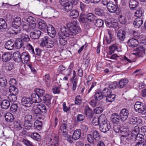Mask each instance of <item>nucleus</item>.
Segmentation results:
<instances>
[{
    "instance_id": "nucleus-1",
    "label": "nucleus",
    "mask_w": 146,
    "mask_h": 146,
    "mask_svg": "<svg viewBox=\"0 0 146 146\" xmlns=\"http://www.w3.org/2000/svg\"><path fill=\"white\" fill-rule=\"evenodd\" d=\"M76 25V22L72 21L68 23L67 28L64 26L61 27L60 31L58 33V40L60 44L64 45L66 44V37L73 38L74 35L81 32V30Z\"/></svg>"
},
{
    "instance_id": "nucleus-2",
    "label": "nucleus",
    "mask_w": 146,
    "mask_h": 146,
    "mask_svg": "<svg viewBox=\"0 0 146 146\" xmlns=\"http://www.w3.org/2000/svg\"><path fill=\"white\" fill-rule=\"evenodd\" d=\"M59 140L58 135L54 133L48 135L45 139L46 144L48 146H58Z\"/></svg>"
},
{
    "instance_id": "nucleus-3",
    "label": "nucleus",
    "mask_w": 146,
    "mask_h": 146,
    "mask_svg": "<svg viewBox=\"0 0 146 146\" xmlns=\"http://www.w3.org/2000/svg\"><path fill=\"white\" fill-rule=\"evenodd\" d=\"M21 19L19 17L14 18L12 23V27L15 29H13V33H12L17 35L21 31L20 26L21 24Z\"/></svg>"
},
{
    "instance_id": "nucleus-4",
    "label": "nucleus",
    "mask_w": 146,
    "mask_h": 146,
    "mask_svg": "<svg viewBox=\"0 0 146 146\" xmlns=\"http://www.w3.org/2000/svg\"><path fill=\"white\" fill-rule=\"evenodd\" d=\"M111 128L110 122L107 119H104L100 126V130L105 133L110 130Z\"/></svg>"
},
{
    "instance_id": "nucleus-5",
    "label": "nucleus",
    "mask_w": 146,
    "mask_h": 146,
    "mask_svg": "<svg viewBox=\"0 0 146 146\" xmlns=\"http://www.w3.org/2000/svg\"><path fill=\"white\" fill-rule=\"evenodd\" d=\"M135 111L137 112L145 114L146 113V106L141 102H136L134 105Z\"/></svg>"
},
{
    "instance_id": "nucleus-6",
    "label": "nucleus",
    "mask_w": 146,
    "mask_h": 146,
    "mask_svg": "<svg viewBox=\"0 0 146 146\" xmlns=\"http://www.w3.org/2000/svg\"><path fill=\"white\" fill-rule=\"evenodd\" d=\"M71 126V124L66 120H63L60 127V129L62 131V135L63 137H66L68 133V129Z\"/></svg>"
},
{
    "instance_id": "nucleus-7",
    "label": "nucleus",
    "mask_w": 146,
    "mask_h": 146,
    "mask_svg": "<svg viewBox=\"0 0 146 146\" xmlns=\"http://www.w3.org/2000/svg\"><path fill=\"white\" fill-rule=\"evenodd\" d=\"M145 50L144 46H141L134 49L132 54L138 57L143 56L145 54Z\"/></svg>"
},
{
    "instance_id": "nucleus-8",
    "label": "nucleus",
    "mask_w": 146,
    "mask_h": 146,
    "mask_svg": "<svg viewBox=\"0 0 146 146\" xmlns=\"http://www.w3.org/2000/svg\"><path fill=\"white\" fill-rule=\"evenodd\" d=\"M60 3L61 5L63 6L64 9L66 12H68L70 11L72 8V3L68 1L60 0Z\"/></svg>"
},
{
    "instance_id": "nucleus-9",
    "label": "nucleus",
    "mask_w": 146,
    "mask_h": 146,
    "mask_svg": "<svg viewBox=\"0 0 146 146\" xmlns=\"http://www.w3.org/2000/svg\"><path fill=\"white\" fill-rule=\"evenodd\" d=\"M136 34H137V33L135 32L134 33L133 35L135 38H132L128 41L127 44L129 46L134 48L138 46L139 43L137 39L138 38L139 36H137L136 37Z\"/></svg>"
},
{
    "instance_id": "nucleus-10",
    "label": "nucleus",
    "mask_w": 146,
    "mask_h": 146,
    "mask_svg": "<svg viewBox=\"0 0 146 146\" xmlns=\"http://www.w3.org/2000/svg\"><path fill=\"white\" fill-rule=\"evenodd\" d=\"M31 111L35 116L38 118L41 119V113L37 104L33 105Z\"/></svg>"
},
{
    "instance_id": "nucleus-11",
    "label": "nucleus",
    "mask_w": 146,
    "mask_h": 146,
    "mask_svg": "<svg viewBox=\"0 0 146 146\" xmlns=\"http://www.w3.org/2000/svg\"><path fill=\"white\" fill-rule=\"evenodd\" d=\"M129 115V111L126 109H123L120 111L119 117L121 120L123 121H125Z\"/></svg>"
},
{
    "instance_id": "nucleus-12",
    "label": "nucleus",
    "mask_w": 146,
    "mask_h": 146,
    "mask_svg": "<svg viewBox=\"0 0 146 146\" xmlns=\"http://www.w3.org/2000/svg\"><path fill=\"white\" fill-rule=\"evenodd\" d=\"M105 23L106 25L110 27L115 28L118 25L117 20L113 19H107L105 21Z\"/></svg>"
},
{
    "instance_id": "nucleus-13",
    "label": "nucleus",
    "mask_w": 146,
    "mask_h": 146,
    "mask_svg": "<svg viewBox=\"0 0 146 146\" xmlns=\"http://www.w3.org/2000/svg\"><path fill=\"white\" fill-rule=\"evenodd\" d=\"M129 122L130 124L134 125L141 124L142 123L141 119L138 118L137 117L131 116L128 118Z\"/></svg>"
},
{
    "instance_id": "nucleus-14",
    "label": "nucleus",
    "mask_w": 146,
    "mask_h": 146,
    "mask_svg": "<svg viewBox=\"0 0 146 146\" xmlns=\"http://www.w3.org/2000/svg\"><path fill=\"white\" fill-rule=\"evenodd\" d=\"M104 117H105L104 115H101L99 117H94L92 121V124L95 126L99 125L100 124V122H101V123Z\"/></svg>"
},
{
    "instance_id": "nucleus-15",
    "label": "nucleus",
    "mask_w": 146,
    "mask_h": 146,
    "mask_svg": "<svg viewBox=\"0 0 146 146\" xmlns=\"http://www.w3.org/2000/svg\"><path fill=\"white\" fill-rule=\"evenodd\" d=\"M14 43V47L17 49H20L22 47L25 48V43L20 38L17 39Z\"/></svg>"
},
{
    "instance_id": "nucleus-16",
    "label": "nucleus",
    "mask_w": 146,
    "mask_h": 146,
    "mask_svg": "<svg viewBox=\"0 0 146 146\" xmlns=\"http://www.w3.org/2000/svg\"><path fill=\"white\" fill-rule=\"evenodd\" d=\"M47 33L49 36L52 38H54L55 36L56 32L52 25H48L47 26Z\"/></svg>"
},
{
    "instance_id": "nucleus-17",
    "label": "nucleus",
    "mask_w": 146,
    "mask_h": 146,
    "mask_svg": "<svg viewBox=\"0 0 146 146\" xmlns=\"http://www.w3.org/2000/svg\"><path fill=\"white\" fill-rule=\"evenodd\" d=\"M30 56L27 52H24L21 54V62L23 63H26L30 60Z\"/></svg>"
},
{
    "instance_id": "nucleus-18",
    "label": "nucleus",
    "mask_w": 146,
    "mask_h": 146,
    "mask_svg": "<svg viewBox=\"0 0 146 146\" xmlns=\"http://www.w3.org/2000/svg\"><path fill=\"white\" fill-rule=\"evenodd\" d=\"M41 32L38 30H35L33 32L30 33L31 38L33 39H35L39 38L41 34Z\"/></svg>"
},
{
    "instance_id": "nucleus-19",
    "label": "nucleus",
    "mask_w": 146,
    "mask_h": 146,
    "mask_svg": "<svg viewBox=\"0 0 146 146\" xmlns=\"http://www.w3.org/2000/svg\"><path fill=\"white\" fill-rule=\"evenodd\" d=\"M107 7V9L109 12L112 13H115L117 11L118 7L117 5H115L112 2L110 1L108 4Z\"/></svg>"
},
{
    "instance_id": "nucleus-20",
    "label": "nucleus",
    "mask_w": 146,
    "mask_h": 146,
    "mask_svg": "<svg viewBox=\"0 0 146 146\" xmlns=\"http://www.w3.org/2000/svg\"><path fill=\"white\" fill-rule=\"evenodd\" d=\"M126 32L122 30H119L117 33V38L120 41H123L125 38Z\"/></svg>"
},
{
    "instance_id": "nucleus-21",
    "label": "nucleus",
    "mask_w": 146,
    "mask_h": 146,
    "mask_svg": "<svg viewBox=\"0 0 146 146\" xmlns=\"http://www.w3.org/2000/svg\"><path fill=\"white\" fill-rule=\"evenodd\" d=\"M108 36H106L104 38V40H106L107 44H110L113 40V35L111 32L109 30H107Z\"/></svg>"
},
{
    "instance_id": "nucleus-22",
    "label": "nucleus",
    "mask_w": 146,
    "mask_h": 146,
    "mask_svg": "<svg viewBox=\"0 0 146 146\" xmlns=\"http://www.w3.org/2000/svg\"><path fill=\"white\" fill-rule=\"evenodd\" d=\"M81 131L80 129H77L74 131L72 136V138L74 140H76L80 138L81 136Z\"/></svg>"
},
{
    "instance_id": "nucleus-23",
    "label": "nucleus",
    "mask_w": 146,
    "mask_h": 146,
    "mask_svg": "<svg viewBox=\"0 0 146 146\" xmlns=\"http://www.w3.org/2000/svg\"><path fill=\"white\" fill-rule=\"evenodd\" d=\"M139 128L138 126H136L133 129L129 137L131 136V139H133L136 137L139 134Z\"/></svg>"
},
{
    "instance_id": "nucleus-24",
    "label": "nucleus",
    "mask_w": 146,
    "mask_h": 146,
    "mask_svg": "<svg viewBox=\"0 0 146 146\" xmlns=\"http://www.w3.org/2000/svg\"><path fill=\"white\" fill-rule=\"evenodd\" d=\"M22 104L27 107L31 106L32 103L31 99L29 98H23L21 100Z\"/></svg>"
},
{
    "instance_id": "nucleus-25",
    "label": "nucleus",
    "mask_w": 146,
    "mask_h": 146,
    "mask_svg": "<svg viewBox=\"0 0 146 146\" xmlns=\"http://www.w3.org/2000/svg\"><path fill=\"white\" fill-rule=\"evenodd\" d=\"M129 81L127 78L121 79L117 83V88H123L128 83Z\"/></svg>"
},
{
    "instance_id": "nucleus-26",
    "label": "nucleus",
    "mask_w": 146,
    "mask_h": 146,
    "mask_svg": "<svg viewBox=\"0 0 146 146\" xmlns=\"http://www.w3.org/2000/svg\"><path fill=\"white\" fill-rule=\"evenodd\" d=\"M111 120L113 123L118 124L119 122V117L117 113H114L111 116Z\"/></svg>"
},
{
    "instance_id": "nucleus-27",
    "label": "nucleus",
    "mask_w": 146,
    "mask_h": 146,
    "mask_svg": "<svg viewBox=\"0 0 146 146\" xmlns=\"http://www.w3.org/2000/svg\"><path fill=\"white\" fill-rule=\"evenodd\" d=\"M31 97V101L32 104L33 103H38L41 101V99L39 97L36 93L32 94Z\"/></svg>"
},
{
    "instance_id": "nucleus-28",
    "label": "nucleus",
    "mask_w": 146,
    "mask_h": 146,
    "mask_svg": "<svg viewBox=\"0 0 146 146\" xmlns=\"http://www.w3.org/2000/svg\"><path fill=\"white\" fill-rule=\"evenodd\" d=\"M12 54L9 52L4 53L2 56V60L3 62H7L9 61L11 58Z\"/></svg>"
},
{
    "instance_id": "nucleus-29",
    "label": "nucleus",
    "mask_w": 146,
    "mask_h": 146,
    "mask_svg": "<svg viewBox=\"0 0 146 146\" xmlns=\"http://www.w3.org/2000/svg\"><path fill=\"white\" fill-rule=\"evenodd\" d=\"M143 21L140 17H137L134 21L133 24L135 28L139 27L143 24Z\"/></svg>"
},
{
    "instance_id": "nucleus-30",
    "label": "nucleus",
    "mask_w": 146,
    "mask_h": 146,
    "mask_svg": "<svg viewBox=\"0 0 146 146\" xmlns=\"http://www.w3.org/2000/svg\"><path fill=\"white\" fill-rule=\"evenodd\" d=\"M51 97L48 94H46L43 97L42 100L44 103L47 106L49 107L51 104Z\"/></svg>"
},
{
    "instance_id": "nucleus-31",
    "label": "nucleus",
    "mask_w": 146,
    "mask_h": 146,
    "mask_svg": "<svg viewBox=\"0 0 146 146\" xmlns=\"http://www.w3.org/2000/svg\"><path fill=\"white\" fill-rule=\"evenodd\" d=\"M138 2L135 0H130L129 2V6L130 8L133 10H136L138 6Z\"/></svg>"
},
{
    "instance_id": "nucleus-32",
    "label": "nucleus",
    "mask_w": 146,
    "mask_h": 146,
    "mask_svg": "<svg viewBox=\"0 0 146 146\" xmlns=\"http://www.w3.org/2000/svg\"><path fill=\"white\" fill-rule=\"evenodd\" d=\"M5 48L8 50H12L14 48V43L12 41L9 40L7 41L5 44Z\"/></svg>"
},
{
    "instance_id": "nucleus-33",
    "label": "nucleus",
    "mask_w": 146,
    "mask_h": 146,
    "mask_svg": "<svg viewBox=\"0 0 146 146\" xmlns=\"http://www.w3.org/2000/svg\"><path fill=\"white\" fill-rule=\"evenodd\" d=\"M38 28L44 31L46 29H47V26L46 22L43 20H41L38 23Z\"/></svg>"
},
{
    "instance_id": "nucleus-34",
    "label": "nucleus",
    "mask_w": 146,
    "mask_h": 146,
    "mask_svg": "<svg viewBox=\"0 0 146 146\" xmlns=\"http://www.w3.org/2000/svg\"><path fill=\"white\" fill-rule=\"evenodd\" d=\"M5 117L6 121L8 122H12L14 121V118L13 115L11 113H6Z\"/></svg>"
},
{
    "instance_id": "nucleus-35",
    "label": "nucleus",
    "mask_w": 146,
    "mask_h": 146,
    "mask_svg": "<svg viewBox=\"0 0 146 146\" xmlns=\"http://www.w3.org/2000/svg\"><path fill=\"white\" fill-rule=\"evenodd\" d=\"M0 106L3 109H6L9 108L10 106V102L7 100H4L1 102Z\"/></svg>"
},
{
    "instance_id": "nucleus-36",
    "label": "nucleus",
    "mask_w": 146,
    "mask_h": 146,
    "mask_svg": "<svg viewBox=\"0 0 146 146\" xmlns=\"http://www.w3.org/2000/svg\"><path fill=\"white\" fill-rule=\"evenodd\" d=\"M96 18V16L92 13H89L86 15V19L89 22L93 23Z\"/></svg>"
},
{
    "instance_id": "nucleus-37",
    "label": "nucleus",
    "mask_w": 146,
    "mask_h": 146,
    "mask_svg": "<svg viewBox=\"0 0 146 146\" xmlns=\"http://www.w3.org/2000/svg\"><path fill=\"white\" fill-rule=\"evenodd\" d=\"M21 55L20 54L19 52H15L13 54V59L14 61L16 62H21Z\"/></svg>"
},
{
    "instance_id": "nucleus-38",
    "label": "nucleus",
    "mask_w": 146,
    "mask_h": 146,
    "mask_svg": "<svg viewBox=\"0 0 146 146\" xmlns=\"http://www.w3.org/2000/svg\"><path fill=\"white\" fill-rule=\"evenodd\" d=\"M119 45L117 43L114 44L109 47V53L110 54L114 52L117 50L118 51Z\"/></svg>"
},
{
    "instance_id": "nucleus-39",
    "label": "nucleus",
    "mask_w": 146,
    "mask_h": 146,
    "mask_svg": "<svg viewBox=\"0 0 146 146\" xmlns=\"http://www.w3.org/2000/svg\"><path fill=\"white\" fill-rule=\"evenodd\" d=\"M102 92L100 91H98L95 92L94 95L95 99L96 100H100L102 99L104 96Z\"/></svg>"
},
{
    "instance_id": "nucleus-40",
    "label": "nucleus",
    "mask_w": 146,
    "mask_h": 146,
    "mask_svg": "<svg viewBox=\"0 0 146 146\" xmlns=\"http://www.w3.org/2000/svg\"><path fill=\"white\" fill-rule=\"evenodd\" d=\"M133 139H135V142H143L145 141L144 136L142 134H140L138 135Z\"/></svg>"
},
{
    "instance_id": "nucleus-41",
    "label": "nucleus",
    "mask_w": 146,
    "mask_h": 146,
    "mask_svg": "<svg viewBox=\"0 0 146 146\" xmlns=\"http://www.w3.org/2000/svg\"><path fill=\"white\" fill-rule=\"evenodd\" d=\"M106 101L107 102L111 103L113 102L115 98V95L111 94V93L106 96Z\"/></svg>"
},
{
    "instance_id": "nucleus-42",
    "label": "nucleus",
    "mask_w": 146,
    "mask_h": 146,
    "mask_svg": "<svg viewBox=\"0 0 146 146\" xmlns=\"http://www.w3.org/2000/svg\"><path fill=\"white\" fill-rule=\"evenodd\" d=\"M7 27V24L5 20L0 18V29H6Z\"/></svg>"
},
{
    "instance_id": "nucleus-43",
    "label": "nucleus",
    "mask_w": 146,
    "mask_h": 146,
    "mask_svg": "<svg viewBox=\"0 0 146 146\" xmlns=\"http://www.w3.org/2000/svg\"><path fill=\"white\" fill-rule=\"evenodd\" d=\"M42 124L41 121L36 120L34 123V126L38 130H40L42 129Z\"/></svg>"
},
{
    "instance_id": "nucleus-44",
    "label": "nucleus",
    "mask_w": 146,
    "mask_h": 146,
    "mask_svg": "<svg viewBox=\"0 0 146 146\" xmlns=\"http://www.w3.org/2000/svg\"><path fill=\"white\" fill-rule=\"evenodd\" d=\"M9 92L11 94H17L19 92L18 89L15 86H10L9 88Z\"/></svg>"
},
{
    "instance_id": "nucleus-45",
    "label": "nucleus",
    "mask_w": 146,
    "mask_h": 146,
    "mask_svg": "<svg viewBox=\"0 0 146 146\" xmlns=\"http://www.w3.org/2000/svg\"><path fill=\"white\" fill-rule=\"evenodd\" d=\"M119 19V22L122 24H127L128 23L127 19L124 16H120Z\"/></svg>"
},
{
    "instance_id": "nucleus-46",
    "label": "nucleus",
    "mask_w": 146,
    "mask_h": 146,
    "mask_svg": "<svg viewBox=\"0 0 146 146\" xmlns=\"http://www.w3.org/2000/svg\"><path fill=\"white\" fill-rule=\"evenodd\" d=\"M94 12L96 15L99 16H102L104 15V10L100 8L96 9L94 10Z\"/></svg>"
},
{
    "instance_id": "nucleus-47",
    "label": "nucleus",
    "mask_w": 146,
    "mask_h": 146,
    "mask_svg": "<svg viewBox=\"0 0 146 146\" xmlns=\"http://www.w3.org/2000/svg\"><path fill=\"white\" fill-rule=\"evenodd\" d=\"M35 93L39 96H43L45 94V91L41 89L37 88L35 90Z\"/></svg>"
},
{
    "instance_id": "nucleus-48",
    "label": "nucleus",
    "mask_w": 146,
    "mask_h": 146,
    "mask_svg": "<svg viewBox=\"0 0 146 146\" xmlns=\"http://www.w3.org/2000/svg\"><path fill=\"white\" fill-rule=\"evenodd\" d=\"M31 137L34 140L38 141L40 140L41 137L37 133H32L31 135Z\"/></svg>"
},
{
    "instance_id": "nucleus-49",
    "label": "nucleus",
    "mask_w": 146,
    "mask_h": 146,
    "mask_svg": "<svg viewBox=\"0 0 146 146\" xmlns=\"http://www.w3.org/2000/svg\"><path fill=\"white\" fill-rule=\"evenodd\" d=\"M143 11L142 8L137 9L135 13V15L137 17H140L142 15Z\"/></svg>"
},
{
    "instance_id": "nucleus-50",
    "label": "nucleus",
    "mask_w": 146,
    "mask_h": 146,
    "mask_svg": "<svg viewBox=\"0 0 146 146\" xmlns=\"http://www.w3.org/2000/svg\"><path fill=\"white\" fill-rule=\"evenodd\" d=\"M41 113H46L47 111L45 105L42 104H37Z\"/></svg>"
},
{
    "instance_id": "nucleus-51",
    "label": "nucleus",
    "mask_w": 146,
    "mask_h": 146,
    "mask_svg": "<svg viewBox=\"0 0 146 146\" xmlns=\"http://www.w3.org/2000/svg\"><path fill=\"white\" fill-rule=\"evenodd\" d=\"M7 83V79L4 77L0 78V86L2 87H5L6 86Z\"/></svg>"
},
{
    "instance_id": "nucleus-52",
    "label": "nucleus",
    "mask_w": 146,
    "mask_h": 146,
    "mask_svg": "<svg viewBox=\"0 0 146 146\" xmlns=\"http://www.w3.org/2000/svg\"><path fill=\"white\" fill-rule=\"evenodd\" d=\"M111 92V90L106 88H104L102 92L104 97L105 96V97L108 95L110 94Z\"/></svg>"
},
{
    "instance_id": "nucleus-53",
    "label": "nucleus",
    "mask_w": 146,
    "mask_h": 146,
    "mask_svg": "<svg viewBox=\"0 0 146 146\" xmlns=\"http://www.w3.org/2000/svg\"><path fill=\"white\" fill-rule=\"evenodd\" d=\"M87 140L91 144L93 145L95 143L94 138L91 134H89L87 135Z\"/></svg>"
},
{
    "instance_id": "nucleus-54",
    "label": "nucleus",
    "mask_w": 146,
    "mask_h": 146,
    "mask_svg": "<svg viewBox=\"0 0 146 146\" xmlns=\"http://www.w3.org/2000/svg\"><path fill=\"white\" fill-rule=\"evenodd\" d=\"M46 47L47 48H50L53 47L54 45V42L50 38H49L47 41Z\"/></svg>"
},
{
    "instance_id": "nucleus-55",
    "label": "nucleus",
    "mask_w": 146,
    "mask_h": 146,
    "mask_svg": "<svg viewBox=\"0 0 146 146\" xmlns=\"http://www.w3.org/2000/svg\"><path fill=\"white\" fill-rule=\"evenodd\" d=\"M49 38L47 36H45L42 38L40 46H45L46 47V44L48 42L47 41L48 40Z\"/></svg>"
},
{
    "instance_id": "nucleus-56",
    "label": "nucleus",
    "mask_w": 146,
    "mask_h": 146,
    "mask_svg": "<svg viewBox=\"0 0 146 146\" xmlns=\"http://www.w3.org/2000/svg\"><path fill=\"white\" fill-rule=\"evenodd\" d=\"M93 137L96 141H99L100 138V136L98 132L97 131H94L92 132Z\"/></svg>"
},
{
    "instance_id": "nucleus-57",
    "label": "nucleus",
    "mask_w": 146,
    "mask_h": 146,
    "mask_svg": "<svg viewBox=\"0 0 146 146\" xmlns=\"http://www.w3.org/2000/svg\"><path fill=\"white\" fill-rule=\"evenodd\" d=\"M27 49L31 54H35L34 48L33 46L29 44H27L26 46Z\"/></svg>"
},
{
    "instance_id": "nucleus-58",
    "label": "nucleus",
    "mask_w": 146,
    "mask_h": 146,
    "mask_svg": "<svg viewBox=\"0 0 146 146\" xmlns=\"http://www.w3.org/2000/svg\"><path fill=\"white\" fill-rule=\"evenodd\" d=\"M79 15L78 11L76 10H72L70 13V16H74V18L77 17Z\"/></svg>"
},
{
    "instance_id": "nucleus-59",
    "label": "nucleus",
    "mask_w": 146,
    "mask_h": 146,
    "mask_svg": "<svg viewBox=\"0 0 146 146\" xmlns=\"http://www.w3.org/2000/svg\"><path fill=\"white\" fill-rule=\"evenodd\" d=\"M106 85L111 89H115L117 88V83L116 82H114L111 84H107Z\"/></svg>"
},
{
    "instance_id": "nucleus-60",
    "label": "nucleus",
    "mask_w": 146,
    "mask_h": 146,
    "mask_svg": "<svg viewBox=\"0 0 146 146\" xmlns=\"http://www.w3.org/2000/svg\"><path fill=\"white\" fill-rule=\"evenodd\" d=\"M104 24V21L100 19H97L96 20V25L98 27H102Z\"/></svg>"
},
{
    "instance_id": "nucleus-61",
    "label": "nucleus",
    "mask_w": 146,
    "mask_h": 146,
    "mask_svg": "<svg viewBox=\"0 0 146 146\" xmlns=\"http://www.w3.org/2000/svg\"><path fill=\"white\" fill-rule=\"evenodd\" d=\"M33 117L31 115L29 114L25 115L24 117V122H30L32 121Z\"/></svg>"
},
{
    "instance_id": "nucleus-62",
    "label": "nucleus",
    "mask_w": 146,
    "mask_h": 146,
    "mask_svg": "<svg viewBox=\"0 0 146 146\" xmlns=\"http://www.w3.org/2000/svg\"><path fill=\"white\" fill-rule=\"evenodd\" d=\"M75 104L80 105L82 103L81 98L80 95L77 96L75 99Z\"/></svg>"
},
{
    "instance_id": "nucleus-63",
    "label": "nucleus",
    "mask_w": 146,
    "mask_h": 146,
    "mask_svg": "<svg viewBox=\"0 0 146 146\" xmlns=\"http://www.w3.org/2000/svg\"><path fill=\"white\" fill-rule=\"evenodd\" d=\"M17 94H9L8 97V98L10 102H15L17 100V96L16 95Z\"/></svg>"
},
{
    "instance_id": "nucleus-64",
    "label": "nucleus",
    "mask_w": 146,
    "mask_h": 146,
    "mask_svg": "<svg viewBox=\"0 0 146 146\" xmlns=\"http://www.w3.org/2000/svg\"><path fill=\"white\" fill-rule=\"evenodd\" d=\"M23 126L25 129L29 130L31 128L32 125L31 122H24Z\"/></svg>"
}]
</instances>
